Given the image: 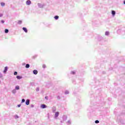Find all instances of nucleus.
<instances>
[{
	"instance_id": "1",
	"label": "nucleus",
	"mask_w": 125,
	"mask_h": 125,
	"mask_svg": "<svg viewBox=\"0 0 125 125\" xmlns=\"http://www.w3.org/2000/svg\"><path fill=\"white\" fill-rule=\"evenodd\" d=\"M105 104V102L100 100L98 104L94 105V106H90L87 109V111H89V113H93V111H94V108H96V109H100L101 107H103L104 105Z\"/></svg>"
},
{
	"instance_id": "2",
	"label": "nucleus",
	"mask_w": 125,
	"mask_h": 125,
	"mask_svg": "<svg viewBox=\"0 0 125 125\" xmlns=\"http://www.w3.org/2000/svg\"><path fill=\"white\" fill-rule=\"evenodd\" d=\"M40 107L41 109H45L46 108H47V105L45 104H41Z\"/></svg>"
},
{
	"instance_id": "3",
	"label": "nucleus",
	"mask_w": 125,
	"mask_h": 125,
	"mask_svg": "<svg viewBox=\"0 0 125 125\" xmlns=\"http://www.w3.org/2000/svg\"><path fill=\"white\" fill-rule=\"evenodd\" d=\"M58 117H59V112L57 111L55 113L54 118L57 119V118H58Z\"/></svg>"
},
{
	"instance_id": "4",
	"label": "nucleus",
	"mask_w": 125,
	"mask_h": 125,
	"mask_svg": "<svg viewBox=\"0 0 125 125\" xmlns=\"http://www.w3.org/2000/svg\"><path fill=\"white\" fill-rule=\"evenodd\" d=\"M7 71H8V66H5L4 67V70L3 71L4 74H6V72H7Z\"/></svg>"
},
{
	"instance_id": "5",
	"label": "nucleus",
	"mask_w": 125,
	"mask_h": 125,
	"mask_svg": "<svg viewBox=\"0 0 125 125\" xmlns=\"http://www.w3.org/2000/svg\"><path fill=\"white\" fill-rule=\"evenodd\" d=\"M26 5H30V4H32V1L30 0H27L26 1Z\"/></svg>"
},
{
	"instance_id": "6",
	"label": "nucleus",
	"mask_w": 125,
	"mask_h": 125,
	"mask_svg": "<svg viewBox=\"0 0 125 125\" xmlns=\"http://www.w3.org/2000/svg\"><path fill=\"white\" fill-rule=\"evenodd\" d=\"M38 6L40 8H43L44 5L43 4H42L41 3H38Z\"/></svg>"
},
{
	"instance_id": "7",
	"label": "nucleus",
	"mask_w": 125,
	"mask_h": 125,
	"mask_svg": "<svg viewBox=\"0 0 125 125\" xmlns=\"http://www.w3.org/2000/svg\"><path fill=\"white\" fill-rule=\"evenodd\" d=\"M38 73H39V71L37 69H35L33 71V74L34 75H38Z\"/></svg>"
},
{
	"instance_id": "8",
	"label": "nucleus",
	"mask_w": 125,
	"mask_h": 125,
	"mask_svg": "<svg viewBox=\"0 0 125 125\" xmlns=\"http://www.w3.org/2000/svg\"><path fill=\"white\" fill-rule=\"evenodd\" d=\"M25 104L28 105H30V100L27 99L25 101Z\"/></svg>"
},
{
	"instance_id": "9",
	"label": "nucleus",
	"mask_w": 125,
	"mask_h": 125,
	"mask_svg": "<svg viewBox=\"0 0 125 125\" xmlns=\"http://www.w3.org/2000/svg\"><path fill=\"white\" fill-rule=\"evenodd\" d=\"M111 14H112L113 17H114V16H115V15H116V11L112 10Z\"/></svg>"
},
{
	"instance_id": "10",
	"label": "nucleus",
	"mask_w": 125,
	"mask_h": 125,
	"mask_svg": "<svg viewBox=\"0 0 125 125\" xmlns=\"http://www.w3.org/2000/svg\"><path fill=\"white\" fill-rule=\"evenodd\" d=\"M22 30L25 33H28V29L26 27H22Z\"/></svg>"
},
{
	"instance_id": "11",
	"label": "nucleus",
	"mask_w": 125,
	"mask_h": 125,
	"mask_svg": "<svg viewBox=\"0 0 125 125\" xmlns=\"http://www.w3.org/2000/svg\"><path fill=\"white\" fill-rule=\"evenodd\" d=\"M16 78H17V80H21V79H22L23 78V77H22L21 76L17 75L16 76Z\"/></svg>"
},
{
	"instance_id": "12",
	"label": "nucleus",
	"mask_w": 125,
	"mask_h": 125,
	"mask_svg": "<svg viewBox=\"0 0 125 125\" xmlns=\"http://www.w3.org/2000/svg\"><path fill=\"white\" fill-rule=\"evenodd\" d=\"M98 41H99V42H100V41H102L103 40V37H102L101 36H98Z\"/></svg>"
},
{
	"instance_id": "13",
	"label": "nucleus",
	"mask_w": 125,
	"mask_h": 125,
	"mask_svg": "<svg viewBox=\"0 0 125 125\" xmlns=\"http://www.w3.org/2000/svg\"><path fill=\"white\" fill-rule=\"evenodd\" d=\"M15 89H16V90H19V89H20V86L19 85H16Z\"/></svg>"
},
{
	"instance_id": "14",
	"label": "nucleus",
	"mask_w": 125,
	"mask_h": 125,
	"mask_svg": "<svg viewBox=\"0 0 125 125\" xmlns=\"http://www.w3.org/2000/svg\"><path fill=\"white\" fill-rule=\"evenodd\" d=\"M67 116L66 115H63V117H62V120L63 121H66V120H67Z\"/></svg>"
},
{
	"instance_id": "15",
	"label": "nucleus",
	"mask_w": 125,
	"mask_h": 125,
	"mask_svg": "<svg viewBox=\"0 0 125 125\" xmlns=\"http://www.w3.org/2000/svg\"><path fill=\"white\" fill-rule=\"evenodd\" d=\"M77 71H72L70 72L71 75H76V73Z\"/></svg>"
},
{
	"instance_id": "16",
	"label": "nucleus",
	"mask_w": 125,
	"mask_h": 125,
	"mask_svg": "<svg viewBox=\"0 0 125 125\" xmlns=\"http://www.w3.org/2000/svg\"><path fill=\"white\" fill-rule=\"evenodd\" d=\"M52 110H53V113H55L56 111V107L55 106H53L52 107Z\"/></svg>"
},
{
	"instance_id": "17",
	"label": "nucleus",
	"mask_w": 125,
	"mask_h": 125,
	"mask_svg": "<svg viewBox=\"0 0 125 125\" xmlns=\"http://www.w3.org/2000/svg\"><path fill=\"white\" fill-rule=\"evenodd\" d=\"M9 32V30L7 29H5L4 30L5 34H8Z\"/></svg>"
},
{
	"instance_id": "18",
	"label": "nucleus",
	"mask_w": 125,
	"mask_h": 125,
	"mask_svg": "<svg viewBox=\"0 0 125 125\" xmlns=\"http://www.w3.org/2000/svg\"><path fill=\"white\" fill-rule=\"evenodd\" d=\"M54 19L55 20H58V19H59V16L56 15V16H55V17H54Z\"/></svg>"
},
{
	"instance_id": "19",
	"label": "nucleus",
	"mask_w": 125,
	"mask_h": 125,
	"mask_svg": "<svg viewBox=\"0 0 125 125\" xmlns=\"http://www.w3.org/2000/svg\"><path fill=\"white\" fill-rule=\"evenodd\" d=\"M69 93H70V92H69V91L67 90H66L64 91V94H65V95H67V94H69Z\"/></svg>"
},
{
	"instance_id": "20",
	"label": "nucleus",
	"mask_w": 125,
	"mask_h": 125,
	"mask_svg": "<svg viewBox=\"0 0 125 125\" xmlns=\"http://www.w3.org/2000/svg\"><path fill=\"white\" fill-rule=\"evenodd\" d=\"M25 68H26V69H29V68H30V64L29 63H27L25 65Z\"/></svg>"
},
{
	"instance_id": "21",
	"label": "nucleus",
	"mask_w": 125,
	"mask_h": 125,
	"mask_svg": "<svg viewBox=\"0 0 125 125\" xmlns=\"http://www.w3.org/2000/svg\"><path fill=\"white\" fill-rule=\"evenodd\" d=\"M30 86H34V85H35V83L31 82L30 83Z\"/></svg>"
},
{
	"instance_id": "22",
	"label": "nucleus",
	"mask_w": 125,
	"mask_h": 125,
	"mask_svg": "<svg viewBox=\"0 0 125 125\" xmlns=\"http://www.w3.org/2000/svg\"><path fill=\"white\" fill-rule=\"evenodd\" d=\"M12 93H13V94H15L17 92V91L15 89H14L12 91Z\"/></svg>"
},
{
	"instance_id": "23",
	"label": "nucleus",
	"mask_w": 125,
	"mask_h": 125,
	"mask_svg": "<svg viewBox=\"0 0 125 125\" xmlns=\"http://www.w3.org/2000/svg\"><path fill=\"white\" fill-rule=\"evenodd\" d=\"M105 36H109V35H110V32H109V31H106L105 32Z\"/></svg>"
},
{
	"instance_id": "24",
	"label": "nucleus",
	"mask_w": 125,
	"mask_h": 125,
	"mask_svg": "<svg viewBox=\"0 0 125 125\" xmlns=\"http://www.w3.org/2000/svg\"><path fill=\"white\" fill-rule=\"evenodd\" d=\"M38 57V55H35L32 57V59H36Z\"/></svg>"
},
{
	"instance_id": "25",
	"label": "nucleus",
	"mask_w": 125,
	"mask_h": 125,
	"mask_svg": "<svg viewBox=\"0 0 125 125\" xmlns=\"http://www.w3.org/2000/svg\"><path fill=\"white\" fill-rule=\"evenodd\" d=\"M0 5H1V6H4L5 5V3H4L3 2H1L0 3Z\"/></svg>"
},
{
	"instance_id": "26",
	"label": "nucleus",
	"mask_w": 125,
	"mask_h": 125,
	"mask_svg": "<svg viewBox=\"0 0 125 125\" xmlns=\"http://www.w3.org/2000/svg\"><path fill=\"white\" fill-rule=\"evenodd\" d=\"M22 21L19 20L18 21V24H19V25H21V24H22Z\"/></svg>"
},
{
	"instance_id": "27",
	"label": "nucleus",
	"mask_w": 125,
	"mask_h": 125,
	"mask_svg": "<svg viewBox=\"0 0 125 125\" xmlns=\"http://www.w3.org/2000/svg\"><path fill=\"white\" fill-rule=\"evenodd\" d=\"M102 91V89H101V88L98 89V90H97L96 92L97 93H99V91L101 92Z\"/></svg>"
},
{
	"instance_id": "28",
	"label": "nucleus",
	"mask_w": 125,
	"mask_h": 125,
	"mask_svg": "<svg viewBox=\"0 0 125 125\" xmlns=\"http://www.w3.org/2000/svg\"><path fill=\"white\" fill-rule=\"evenodd\" d=\"M17 75H18V72H17V71H14V76H17Z\"/></svg>"
},
{
	"instance_id": "29",
	"label": "nucleus",
	"mask_w": 125,
	"mask_h": 125,
	"mask_svg": "<svg viewBox=\"0 0 125 125\" xmlns=\"http://www.w3.org/2000/svg\"><path fill=\"white\" fill-rule=\"evenodd\" d=\"M78 91H79V90L77 89H75L73 93H74V94H75L76 92H78Z\"/></svg>"
},
{
	"instance_id": "30",
	"label": "nucleus",
	"mask_w": 125,
	"mask_h": 125,
	"mask_svg": "<svg viewBox=\"0 0 125 125\" xmlns=\"http://www.w3.org/2000/svg\"><path fill=\"white\" fill-rule=\"evenodd\" d=\"M42 68L43 69H45L46 68V65L45 64H43Z\"/></svg>"
},
{
	"instance_id": "31",
	"label": "nucleus",
	"mask_w": 125,
	"mask_h": 125,
	"mask_svg": "<svg viewBox=\"0 0 125 125\" xmlns=\"http://www.w3.org/2000/svg\"><path fill=\"white\" fill-rule=\"evenodd\" d=\"M25 99H22L21 103H25Z\"/></svg>"
},
{
	"instance_id": "32",
	"label": "nucleus",
	"mask_w": 125,
	"mask_h": 125,
	"mask_svg": "<svg viewBox=\"0 0 125 125\" xmlns=\"http://www.w3.org/2000/svg\"><path fill=\"white\" fill-rule=\"evenodd\" d=\"M15 119H19V116L17 115H15Z\"/></svg>"
},
{
	"instance_id": "33",
	"label": "nucleus",
	"mask_w": 125,
	"mask_h": 125,
	"mask_svg": "<svg viewBox=\"0 0 125 125\" xmlns=\"http://www.w3.org/2000/svg\"><path fill=\"white\" fill-rule=\"evenodd\" d=\"M95 124H99V120H96L95 121Z\"/></svg>"
},
{
	"instance_id": "34",
	"label": "nucleus",
	"mask_w": 125,
	"mask_h": 125,
	"mask_svg": "<svg viewBox=\"0 0 125 125\" xmlns=\"http://www.w3.org/2000/svg\"><path fill=\"white\" fill-rule=\"evenodd\" d=\"M36 91H40V87H38L36 88Z\"/></svg>"
},
{
	"instance_id": "35",
	"label": "nucleus",
	"mask_w": 125,
	"mask_h": 125,
	"mask_svg": "<svg viewBox=\"0 0 125 125\" xmlns=\"http://www.w3.org/2000/svg\"><path fill=\"white\" fill-rule=\"evenodd\" d=\"M2 77H3L2 74H1V73H0V79H1Z\"/></svg>"
},
{
	"instance_id": "36",
	"label": "nucleus",
	"mask_w": 125,
	"mask_h": 125,
	"mask_svg": "<svg viewBox=\"0 0 125 125\" xmlns=\"http://www.w3.org/2000/svg\"><path fill=\"white\" fill-rule=\"evenodd\" d=\"M0 22H1V24H3V23H4L5 21L4 20H1Z\"/></svg>"
},
{
	"instance_id": "37",
	"label": "nucleus",
	"mask_w": 125,
	"mask_h": 125,
	"mask_svg": "<svg viewBox=\"0 0 125 125\" xmlns=\"http://www.w3.org/2000/svg\"><path fill=\"white\" fill-rule=\"evenodd\" d=\"M45 99H46V100H48V96H45Z\"/></svg>"
},
{
	"instance_id": "38",
	"label": "nucleus",
	"mask_w": 125,
	"mask_h": 125,
	"mask_svg": "<svg viewBox=\"0 0 125 125\" xmlns=\"http://www.w3.org/2000/svg\"><path fill=\"white\" fill-rule=\"evenodd\" d=\"M17 107L20 108V107H21V104H18Z\"/></svg>"
},
{
	"instance_id": "39",
	"label": "nucleus",
	"mask_w": 125,
	"mask_h": 125,
	"mask_svg": "<svg viewBox=\"0 0 125 125\" xmlns=\"http://www.w3.org/2000/svg\"><path fill=\"white\" fill-rule=\"evenodd\" d=\"M57 98H58V100L61 99V97H60V96H58L57 97Z\"/></svg>"
},
{
	"instance_id": "40",
	"label": "nucleus",
	"mask_w": 125,
	"mask_h": 125,
	"mask_svg": "<svg viewBox=\"0 0 125 125\" xmlns=\"http://www.w3.org/2000/svg\"><path fill=\"white\" fill-rule=\"evenodd\" d=\"M67 124H69L70 125H71V121L70 120H68L67 121Z\"/></svg>"
},
{
	"instance_id": "41",
	"label": "nucleus",
	"mask_w": 125,
	"mask_h": 125,
	"mask_svg": "<svg viewBox=\"0 0 125 125\" xmlns=\"http://www.w3.org/2000/svg\"><path fill=\"white\" fill-rule=\"evenodd\" d=\"M3 16V14H0V17H2Z\"/></svg>"
},
{
	"instance_id": "42",
	"label": "nucleus",
	"mask_w": 125,
	"mask_h": 125,
	"mask_svg": "<svg viewBox=\"0 0 125 125\" xmlns=\"http://www.w3.org/2000/svg\"><path fill=\"white\" fill-rule=\"evenodd\" d=\"M72 83L75 84L76 83V81L75 80H73Z\"/></svg>"
},
{
	"instance_id": "43",
	"label": "nucleus",
	"mask_w": 125,
	"mask_h": 125,
	"mask_svg": "<svg viewBox=\"0 0 125 125\" xmlns=\"http://www.w3.org/2000/svg\"><path fill=\"white\" fill-rule=\"evenodd\" d=\"M31 108H34V104H31Z\"/></svg>"
},
{
	"instance_id": "44",
	"label": "nucleus",
	"mask_w": 125,
	"mask_h": 125,
	"mask_svg": "<svg viewBox=\"0 0 125 125\" xmlns=\"http://www.w3.org/2000/svg\"><path fill=\"white\" fill-rule=\"evenodd\" d=\"M103 74H104V75H105V74H106V72H105V71H103Z\"/></svg>"
},
{
	"instance_id": "45",
	"label": "nucleus",
	"mask_w": 125,
	"mask_h": 125,
	"mask_svg": "<svg viewBox=\"0 0 125 125\" xmlns=\"http://www.w3.org/2000/svg\"><path fill=\"white\" fill-rule=\"evenodd\" d=\"M108 100H109V101H111V100H112V99L109 98V99H108Z\"/></svg>"
},
{
	"instance_id": "46",
	"label": "nucleus",
	"mask_w": 125,
	"mask_h": 125,
	"mask_svg": "<svg viewBox=\"0 0 125 125\" xmlns=\"http://www.w3.org/2000/svg\"><path fill=\"white\" fill-rule=\"evenodd\" d=\"M124 4H125V0L123 1Z\"/></svg>"
},
{
	"instance_id": "47",
	"label": "nucleus",
	"mask_w": 125,
	"mask_h": 125,
	"mask_svg": "<svg viewBox=\"0 0 125 125\" xmlns=\"http://www.w3.org/2000/svg\"><path fill=\"white\" fill-rule=\"evenodd\" d=\"M48 119H49V115H48Z\"/></svg>"
},
{
	"instance_id": "48",
	"label": "nucleus",
	"mask_w": 125,
	"mask_h": 125,
	"mask_svg": "<svg viewBox=\"0 0 125 125\" xmlns=\"http://www.w3.org/2000/svg\"><path fill=\"white\" fill-rule=\"evenodd\" d=\"M97 98H98V97H96V99H97Z\"/></svg>"
},
{
	"instance_id": "49",
	"label": "nucleus",
	"mask_w": 125,
	"mask_h": 125,
	"mask_svg": "<svg viewBox=\"0 0 125 125\" xmlns=\"http://www.w3.org/2000/svg\"><path fill=\"white\" fill-rule=\"evenodd\" d=\"M0 83H1V81H0Z\"/></svg>"
},
{
	"instance_id": "50",
	"label": "nucleus",
	"mask_w": 125,
	"mask_h": 125,
	"mask_svg": "<svg viewBox=\"0 0 125 125\" xmlns=\"http://www.w3.org/2000/svg\"><path fill=\"white\" fill-rule=\"evenodd\" d=\"M61 123H62V121H61Z\"/></svg>"
},
{
	"instance_id": "51",
	"label": "nucleus",
	"mask_w": 125,
	"mask_h": 125,
	"mask_svg": "<svg viewBox=\"0 0 125 125\" xmlns=\"http://www.w3.org/2000/svg\"><path fill=\"white\" fill-rule=\"evenodd\" d=\"M118 31H120V29H119Z\"/></svg>"
}]
</instances>
